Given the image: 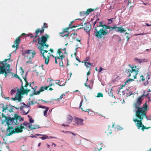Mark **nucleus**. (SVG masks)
<instances>
[{
	"label": "nucleus",
	"instance_id": "nucleus-1",
	"mask_svg": "<svg viewBox=\"0 0 151 151\" xmlns=\"http://www.w3.org/2000/svg\"><path fill=\"white\" fill-rule=\"evenodd\" d=\"M111 31L110 26L106 24L103 21H100L99 24L94 27L93 35L97 38L104 39Z\"/></svg>",
	"mask_w": 151,
	"mask_h": 151
},
{
	"label": "nucleus",
	"instance_id": "nucleus-2",
	"mask_svg": "<svg viewBox=\"0 0 151 151\" xmlns=\"http://www.w3.org/2000/svg\"><path fill=\"white\" fill-rule=\"evenodd\" d=\"M36 38H37L39 40L37 45L38 48L40 51L42 56L45 60V64H47L49 62V58L52 55V54L48 52V51L45 50V49L47 48L49 46L48 45L46 44L47 41V38L45 37H43L40 40L39 37L36 36L35 39Z\"/></svg>",
	"mask_w": 151,
	"mask_h": 151
},
{
	"label": "nucleus",
	"instance_id": "nucleus-3",
	"mask_svg": "<svg viewBox=\"0 0 151 151\" xmlns=\"http://www.w3.org/2000/svg\"><path fill=\"white\" fill-rule=\"evenodd\" d=\"M147 111H143L137 115H136L133 118V120L136 123V125L138 129L141 127V129L144 131V129L147 128L143 125L142 123L141 120L143 118H145L147 120H151V116L147 117L146 115V112Z\"/></svg>",
	"mask_w": 151,
	"mask_h": 151
},
{
	"label": "nucleus",
	"instance_id": "nucleus-4",
	"mask_svg": "<svg viewBox=\"0 0 151 151\" xmlns=\"http://www.w3.org/2000/svg\"><path fill=\"white\" fill-rule=\"evenodd\" d=\"M145 91H144V93L142 95L139 96L137 99V101L136 103L134 104V106L135 107V111L136 112V115H137L141 112L145 111H147L149 109L148 106L147 105V102L144 104L142 108L139 107V106L142 104L143 99L142 97L144 96L147 97L149 95V93H147L146 95L145 94Z\"/></svg>",
	"mask_w": 151,
	"mask_h": 151
},
{
	"label": "nucleus",
	"instance_id": "nucleus-5",
	"mask_svg": "<svg viewBox=\"0 0 151 151\" xmlns=\"http://www.w3.org/2000/svg\"><path fill=\"white\" fill-rule=\"evenodd\" d=\"M131 69L127 68L125 70V74L128 77L133 78L134 79L136 78V76L138 74L139 71V68H137V66L129 65Z\"/></svg>",
	"mask_w": 151,
	"mask_h": 151
},
{
	"label": "nucleus",
	"instance_id": "nucleus-6",
	"mask_svg": "<svg viewBox=\"0 0 151 151\" xmlns=\"http://www.w3.org/2000/svg\"><path fill=\"white\" fill-rule=\"evenodd\" d=\"M5 61H0V75L4 74L5 78L9 76L11 73V70L9 65Z\"/></svg>",
	"mask_w": 151,
	"mask_h": 151
},
{
	"label": "nucleus",
	"instance_id": "nucleus-7",
	"mask_svg": "<svg viewBox=\"0 0 151 151\" xmlns=\"http://www.w3.org/2000/svg\"><path fill=\"white\" fill-rule=\"evenodd\" d=\"M66 49H60L58 50L57 54L56 57H55V60L56 63H58L57 59H63L64 58L66 54Z\"/></svg>",
	"mask_w": 151,
	"mask_h": 151
},
{
	"label": "nucleus",
	"instance_id": "nucleus-8",
	"mask_svg": "<svg viewBox=\"0 0 151 151\" xmlns=\"http://www.w3.org/2000/svg\"><path fill=\"white\" fill-rule=\"evenodd\" d=\"M36 52L35 51L29 50H25L22 54L23 56L24 57H27V58L29 59L34 58Z\"/></svg>",
	"mask_w": 151,
	"mask_h": 151
},
{
	"label": "nucleus",
	"instance_id": "nucleus-9",
	"mask_svg": "<svg viewBox=\"0 0 151 151\" xmlns=\"http://www.w3.org/2000/svg\"><path fill=\"white\" fill-rule=\"evenodd\" d=\"M30 105L29 104V105H25V106H21L20 107V110L22 111L23 114H27L30 110V107L29 105Z\"/></svg>",
	"mask_w": 151,
	"mask_h": 151
},
{
	"label": "nucleus",
	"instance_id": "nucleus-10",
	"mask_svg": "<svg viewBox=\"0 0 151 151\" xmlns=\"http://www.w3.org/2000/svg\"><path fill=\"white\" fill-rule=\"evenodd\" d=\"M85 26L83 27L84 30L88 35L89 37L90 36V31L91 29V26L89 22H87L84 24Z\"/></svg>",
	"mask_w": 151,
	"mask_h": 151
},
{
	"label": "nucleus",
	"instance_id": "nucleus-11",
	"mask_svg": "<svg viewBox=\"0 0 151 151\" xmlns=\"http://www.w3.org/2000/svg\"><path fill=\"white\" fill-rule=\"evenodd\" d=\"M15 119V118L6 117L5 119V121L7 124L8 126L13 124L14 123L15 124H17L14 122Z\"/></svg>",
	"mask_w": 151,
	"mask_h": 151
},
{
	"label": "nucleus",
	"instance_id": "nucleus-12",
	"mask_svg": "<svg viewBox=\"0 0 151 151\" xmlns=\"http://www.w3.org/2000/svg\"><path fill=\"white\" fill-rule=\"evenodd\" d=\"M83 119H82L79 118L77 117L75 118V121L76 125L77 126H82L83 124Z\"/></svg>",
	"mask_w": 151,
	"mask_h": 151
},
{
	"label": "nucleus",
	"instance_id": "nucleus-13",
	"mask_svg": "<svg viewBox=\"0 0 151 151\" xmlns=\"http://www.w3.org/2000/svg\"><path fill=\"white\" fill-rule=\"evenodd\" d=\"M92 11H94V9H87L86 11H82L80 12V15L81 16H83L85 15H88L89 13Z\"/></svg>",
	"mask_w": 151,
	"mask_h": 151
},
{
	"label": "nucleus",
	"instance_id": "nucleus-14",
	"mask_svg": "<svg viewBox=\"0 0 151 151\" xmlns=\"http://www.w3.org/2000/svg\"><path fill=\"white\" fill-rule=\"evenodd\" d=\"M26 35V34L25 33H22V36H20V37H19L18 38H17L15 41H14V44H15L16 45V50L18 48V44L21 41V40L20 39V37H22V36L23 35Z\"/></svg>",
	"mask_w": 151,
	"mask_h": 151
},
{
	"label": "nucleus",
	"instance_id": "nucleus-15",
	"mask_svg": "<svg viewBox=\"0 0 151 151\" xmlns=\"http://www.w3.org/2000/svg\"><path fill=\"white\" fill-rule=\"evenodd\" d=\"M30 91V89L28 87V84H26L24 87L23 88L22 92L24 93H27Z\"/></svg>",
	"mask_w": 151,
	"mask_h": 151
},
{
	"label": "nucleus",
	"instance_id": "nucleus-16",
	"mask_svg": "<svg viewBox=\"0 0 151 151\" xmlns=\"http://www.w3.org/2000/svg\"><path fill=\"white\" fill-rule=\"evenodd\" d=\"M40 30L39 29H38L35 32V33L36 34V35L33 41V42H35L36 43L37 42V40H38V42H39V40L37 39V38H36V39H35V37L36 36L40 38V40L41 39L42 37H44V36H42V37L41 38H40V37L37 35V34L38 33L40 32Z\"/></svg>",
	"mask_w": 151,
	"mask_h": 151
},
{
	"label": "nucleus",
	"instance_id": "nucleus-17",
	"mask_svg": "<svg viewBox=\"0 0 151 151\" xmlns=\"http://www.w3.org/2000/svg\"><path fill=\"white\" fill-rule=\"evenodd\" d=\"M18 92H17L15 95V96L14 98H12L11 100H12L15 101V100H19L20 101L21 100L22 97L18 93Z\"/></svg>",
	"mask_w": 151,
	"mask_h": 151
},
{
	"label": "nucleus",
	"instance_id": "nucleus-18",
	"mask_svg": "<svg viewBox=\"0 0 151 151\" xmlns=\"http://www.w3.org/2000/svg\"><path fill=\"white\" fill-rule=\"evenodd\" d=\"M48 88V87L47 86H42L40 88L39 91H37L35 92V94L36 95L39 94L40 92L43 91L47 89Z\"/></svg>",
	"mask_w": 151,
	"mask_h": 151
},
{
	"label": "nucleus",
	"instance_id": "nucleus-19",
	"mask_svg": "<svg viewBox=\"0 0 151 151\" xmlns=\"http://www.w3.org/2000/svg\"><path fill=\"white\" fill-rule=\"evenodd\" d=\"M54 81L53 80H51L50 78H48L47 80V82H49V85L47 86L48 87L52 86H54Z\"/></svg>",
	"mask_w": 151,
	"mask_h": 151
},
{
	"label": "nucleus",
	"instance_id": "nucleus-20",
	"mask_svg": "<svg viewBox=\"0 0 151 151\" xmlns=\"http://www.w3.org/2000/svg\"><path fill=\"white\" fill-rule=\"evenodd\" d=\"M24 128V127L23 126L21 125V126L15 129V130L17 132H22V129Z\"/></svg>",
	"mask_w": 151,
	"mask_h": 151
},
{
	"label": "nucleus",
	"instance_id": "nucleus-21",
	"mask_svg": "<svg viewBox=\"0 0 151 151\" xmlns=\"http://www.w3.org/2000/svg\"><path fill=\"white\" fill-rule=\"evenodd\" d=\"M73 119V118L71 116H68L67 119V120L68 121L67 123L68 124H70V123L72 122Z\"/></svg>",
	"mask_w": 151,
	"mask_h": 151
},
{
	"label": "nucleus",
	"instance_id": "nucleus-22",
	"mask_svg": "<svg viewBox=\"0 0 151 151\" xmlns=\"http://www.w3.org/2000/svg\"><path fill=\"white\" fill-rule=\"evenodd\" d=\"M31 127V130L40 128L38 125L37 124L33 125L32 124Z\"/></svg>",
	"mask_w": 151,
	"mask_h": 151
},
{
	"label": "nucleus",
	"instance_id": "nucleus-23",
	"mask_svg": "<svg viewBox=\"0 0 151 151\" xmlns=\"http://www.w3.org/2000/svg\"><path fill=\"white\" fill-rule=\"evenodd\" d=\"M83 101V99H82L81 102V103L80 104L79 108H81L83 111L87 112H88V113L89 114V111H90V110L89 109H86V110H83L81 108V106L82 104Z\"/></svg>",
	"mask_w": 151,
	"mask_h": 151
},
{
	"label": "nucleus",
	"instance_id": "nucleus-24",
	"mask_svg": "<svg viewBox=\"0 0 151 151\" xmlns=\"http://www.w3.org/2000/svg\"><path fill=\"white\" fill-rule=\"evenodd\" d=\"M85 65L86 66L87 68H90L92 65V63L87 62H85Z\"/></svg>",
	"mask_w": 151,
	"mask_h": 151
},
{
	"label": "nucleus",
	"instance_id": "nucleus-25",
	"mask_svg": "<svg viewBox=\"0 0 151 151\" xmlns=\"http://www.w3.org/2000/svg\"><path fill=\"white\" fill-rule=\"evenodd\" d=\"M134 81L133 79H128L127 80H126V81L125 82V83L126 85L130 83L132 81Z\"/></svg>",
	"mask_w": 151,
	"mask_h": 151
},
{
	"label": "nucleus",
	"instance_id": "nucleus-26",
	"mask_svg": "<svg viewBox=\"0 0 151 151\" xmlns=\"http://www.w3.org/2000/svg\"><path fill=\"white\" fill-rule=\"evenodd\" d=\"M124 32H125V30L122 27H119L118 32L121 33Z\"/></svg>",
	"mask_w": 151,
	"mask_h": 151
},
{
	"label": "nucleus",
	"instance_id": "nucleus-27",
	"mask_svg": "<svg viewBox=\"0 0 151 151\" xmlns=\"http://www.w3.org/2000/svg\"><path fill=\"white\" fill-rule=\"evenodd\" d=\"M49 109V108H47L44 111V115L45 116L47 117V112Z\"/></svg>",
	"mask_w": 151,
	"mask_h": 151
},
{
	"label": "nucleus",
	"instance_id": "nucleus-28",
	"mask_svg": "<svg viewBox=\"0 0 151 151\" xmlns=\"http://www.w3.org/2000/svg\"><path fill=\"white\" fill-rule=\"evenodd\" d=\"M119 29V27H116V26H113L111 28V30H114L115 31H117L118 32Z\"/></svg>",
	"mask_w": 151,
	"mask_h": 151
},
{
	"label": "nucleus",
	"instance_id": "nucleus-29",
	"mask_svg": "<svg viewBox=\"0 0 151 151\" xmlns=\"http://www.w3.org/2000/svg\"><path fill=\"white\" fill-rule=\"evenodd\" d=\"M114 19V18H112L110 19H108V23H107V25H108L110 24L112 22L113 20Z\"/></svg>",
	"mask_w": 151,
	"mask_h": 151
},
{
	"label": "nucleus",
	"instance_id": "nucleus-30",
	"mask_svg": "<svg viewBox=\"0 0 151 151\" xmlns=\"http://www.w3.org/2000/svg\"><path fill=\"white\" fill-rule=\"evenodd\" d=\"M57 60L59 61L60 66L63 67V63L62 61V59H57Z\"/></svg>",
	"mask_w": 151,
	"mask_h": 151
},
{
	"label": "nucleus",
	"instance_id": "nucleus-31",
	"mask_svg": "<svg viewBox=\"0 0 151 151\" xmlns=\"http://www.w3.org/2000/svg\"><path fill=\"white\" fill-rule=\"evenodd\" d=\"M134 60L137 62H139V63H141L142 61V60L139 59L137 58H135L134 59Z\"/></svg>",
	"mask_w": 151,
	"mask_h": 151
},
{
	"label": "nucleus",
	"instance_id": "nucleus-32",
	"mask_svg": "<svg viewBox=\"0 0 151 151\" xmlns=\"http://www.w3.org/2000/svg\"><path fill=\"white\" fill-rule=\"evenodd\" d=\"M99 18H98L96 19V20L93 23V26H94V27H94H96L97 26V24L96 25H95V24L98 23L99 22Z\"/></svg>",
	"mask_w": 151,
	"mask_h": 151
},
{
	"label": "nucleus",
	"instance_id": "nucleus-33",
	"mask_svg": "<svg viewBox=\"0 0 151 151\" xmlns=\"http://www.w3.org/2000/svg\"><path fill=\"white\" fill-rule=\"evenodd\" d=\"M10 129H9V128H7V133L6 135L8 136H9L12 134H13V132L10 133H8V132H9L10 131Z\"/></svg>",
	"mask_w": 151,
	"mask_h": 151
},
{
	"label": "nucleus",
	"instance_id": "nucleus-34",
	"mask_svg": "<svg viewBox=\"0 0 151 151\" xmlns=\"http://www.w3.org/2000/svg\"><path fill=\"white\" fill-rule=\"evenodd\" d=\"M96 97H103V94L101 93H98V95L97 96H96Z\"/></svg>",
	"mask_w": 151,
	"mask_h": 151
},
{
	"label": "nucleus",
	"instance_id": "nucleus-35",
	"mask_svg": "<svg viewBox=\"0 0 151 151\" xmlns=\"http://www.w3.org/2000/svg\"><path fill=\"white\" fill-rule=\"evenodd\" d=\"M3 105V106H2V108L3 109V110H2V111H5L6 109H7L8 108V106H6V108H5L4 107V106L3 104H2Z\"/></svg>",
	"mask_w": 151,
	"mask_h": 151
},
{
	"label": "nucleus",
	"instance_id": "nucleus-36",
	"mask_svg": "<svg viewBox=\"0 0 151 151\" xmlns=\"http://www.w3.org/2000/svg\"><path fill=\"white\" fill-rule=\"evenodd\" d=\"M16 92V91L14 89H12L10 91V93L11 95H12L14 94Z\"/></svg>",
	"mask_w": 151,
	"mask_h": 151
},
{
	"label": "nucleus",
	"instance_id": "nucleus-37",
	"mask_svg": "<svg viewBox=\"0 0 151 151\" xmlns=\"http://www.w3.org/2000/svg\"><path fill=\"white\" fill-rule=\"evenodd\" d=\"M48 27V26L47 25V24L46 23H44L43 24V26L42 28L44 29L45 28H47Z\"/></svg>",
	"mask_w": 151,
	"mask_h": 151
},
{
	"label": "nucleus",
	"instance_id": "nucleus-38",
	"mask_svg": "<svg viewBox=\"0 0 151 151\" xmlns=\"http://www.w3.org/2000/svg\"><path fill=\"white\" fill-rule=\"evenodd\" d=\"M29 124V123L28 122H24L23 123L21 124V125H23L25 126H27Z\"/></svg>",
	"mask_w": 151,
	"mask_h": 151
},
{
	"label": "nucleus",
	"instance_id": "nucleus-39",
	"mask_svg": "<svg viewBox=\"0 0 151 151\" xmlns=\"http://www.w3.org/2000/svg\"><path fill=\"white\" fill-rule=\"evenodd\" d=\"M65 96V94H62L60 96V97L56 99V100L57 101H58L59 99H61L63 97V96Z\"/></svg>",
	"mask_w": 151,
	"mask_h": 151
},
{
	"label": "nucleus",
	"instance_id": "nucleus-40",
	"mask_svg": "<svg viewBox=\"0 0 151 151\" xmlns=\"http://www.w3.org/2000/svg\"><path fill=\"white\" fill-rule=\"evenodd\" d=\"M140 79L142 81H144L145 80V78L142 75L140 76Z\"/></svg>",
	"mask_w": 151,
	"mask_h": 151
},
{
	"label": "nucleus",
	"instance_id": "nucleus-41",
	"mask_svg": "<svg viewBox=\"0 0 151 151\" xmlns=\"http://www.w3.org/2000/svg\"><path fill=\"white\" fill-rule=\"evenodd\" d=\"M29 120L30 123L31 124L33 123L34 122V120L32 119V118L30 119H29Z\"/></svg>",
	"mask_w": 151,
	"mask_h": 151
},
{
	"label": "nucleus",
	"instance_id": "nucleus-42",
	"mask_svg": "<svg viewBox=\"0 0 151 151\" xmlns=\"http://www.w3.org/2000/svg\"><path fill=\"white\" fill-rule=\"evenodd\" d=\"M62 82H61L60 84H58V85H59L60 86H64L65 85V82H64L63 83H62Z\"/></svg>",
	"mask_w": 151,
	"mask_h": 151
},
{
	"label": "nucleus",
	"instance_id": "nucleus-43",
	"mask_svg": "<svg viewBox=\"0 0 151 151\" xmlns=\"http://www.w3.org/2000/svg\"><path fill=\"white\" fill-rule=\"evenodd\" d=\"M39 107L40 108L45 109H46L47 108H49L48 107H46L45 106H42V105L40 106Z\"/></svg>",
	"mask_w": 151,
	"mask_h": 151
},
{
	"label": "nucleus",
	"instance_id": "nucleus-44",
	"mask_svg": "<svg viewBox=\"0 0 151 151\" xmlns=\"http://www.w3.org/2000/svg\"><path fill=\"white\" fill-rule=\"evenodd\" d=\"M115 36L117 37L118 42H119L121 41V39L119 36L118 35H115Z\"/></svg>",
	"mask_w": 151,
	"mask_h": 151
},
{
	"label": "nucleus",
	"instance_id": "nucleus-45",
	"mask_svg": "<svg viewBox=\"0 0 151 151\" xmlns=\"http://www.w3.org/2000/svg\"><path fill=\"white\" fill-rule=\"evenodd\" d=\"M73 21L72 22H71L70 23V24H69V27L70 28H72L73 27H74V26H73L72 25V24H73Z\"/></svg>",
	"mask_w": 151,
	"mask_h": 151
},
{
	"label": "nucleus",
	"instance_id": "nucleus-46",
	"mask_svg": "<svg viewBox=\"0 0 151 151\" xmlns=\"http://www.w3.org/2000/svg\"><path fill=\"white\" fill-rule=\"evenodd\" d=\"M113 89H112V88H111V89H110V94H111V96L112 97H115V96H114V95H113V94H112V93H111V91H113Z\"/></svg>",
	"mask_w": 151,
	"mask_h": 151
},
{
	"label": "nucleus",
	"instance_id": "nucleus-47",
	"mask_svg": "<svg viewBox=\"0 0 151 151\" xmlns=\"http://www.w3.org/2000/svg\"><path fill=\"white\" fill-rule=\"evenodd\" d=\"M32 124L29 123V124L27 126L31 130Z\"/></svg>",
	"mask_w": 151,
	"mask_h": 151
},
{
	"label": "nucleus",
	"instance_id": "nucleus-48",
	"mask_svg": "<svg viewBox=\"0 0 151 151\" xmlns=\"http://www.w3.org/2000/svg\"><path fill=\"white\" fill-rule=\"evenodd\" d=\"M142 26H151V24H149L148 23H145V25H142Z\"/></svg>",
	"mask_w": 151,
	"mask_h": 151
},
{
	"label": "nucleus",
	"instance_id": "nucleus-49",
	"mask_svg": "<svg viewBox=\"0 0 151 151\" xmlns=\"http://www.w3.org/2000/svg\"><path fill=\"white\" fill-rule=\"evenodd\" d=\"M150 74H151V73H150V74H149V73H147V77L148 78V80L150 78Z\"/></svg>",
	"mask_w": 151,
	"mask_h": 151
},
{
	"label": "nucleus",
	"instance_id": "nucleus-50",
	"mask_svg": "<svg viewBox=\"0 0 151 151\" xmlns=\"http://www.w3.org/2000/svg\"><path fill=\"white\" fill-rule=\"evenodd\" d=\"M148 84V80H147L145 82L143 83V85L145 86H146Z\"/></svg>",
	"mask_w": 151,
	"mask_h": 151
},
{
	"label": "nucleus",
	"instance_id": "nucleus-51",
	"mask_svg": "<svg viewBox=\"0 0 151 151\" xmlns=\"http://www.w3.org/2000/svg\"><path fill=\"white\" fill-rule=\"evenodd\" d=\"M32 35V34L30 33L27 35V36L30 37H33L34 36Z\"/></svg>",
	"mask_w": 151,
	"mask_h": 151
},
{
	"label": "nucleus",
	"instance_id": "nucleus-52",
	"mask_svg": "<svg viewBox=\"0 0 151 151\" xmlns=\"http://www.w3.org/2000/svg\"><path fill=\"white\" fill-rule=\"evenodd\" d=\"M40 138L42 139L43 140L46 139L45 136H43L42 137H40Z\"/></svg>",
	"mask_w": 151,
	"mask_h": 151
},
{
	"label": "nucleus",
	"instance_id": "nucleus-53",
	"mask_svg": "<svg viewBox=\"0 0 151 151\" xmlns=\"http://www.w3.org/2000/svg\"><path fill=\"white\" fill-rule=\"evenodd\" d=\"M40 32L41 33H43L44 32V29L42 28V29H41V30H40Z\"/></svg>",
	"mask_w": 151,
	"mask_h": 151
},
{
	"label": "nucleus",
	"instance_id": "nucleus-54",
	"mask_svg": "<svg viewBox=\"0 0 151 151\" xmlns=\"http://www.w3.org/2000/svg\"><path fill=\"white\" fill-rule=\"evenodd\" d=\"M117 129L119 130H121L123 129V128L122 127H117Z\"/></svg>",
	"mask_w": 151,
	"mask_h": 151
},
{
	"label": "nucleus",
	"instance_id": "nucleus-55",
	"mask_svg": "<svg viewBox=\"0 0 151 151\" xmlns=\"http://www.w3.org/2000/svg\"><path fill=\"white\" fill-rule=\"evenodd\" d=\"M103 68L102 67H100L99 69V72H101L103 70Z\"/></svg>",
	"mask_w": 151,
	"mask_h": 151
},
{
	"label": "nucleus",
	"instance_id": "nucleus-56",
	"mask_svg": "<svg viewBox=\"0 0 151 151\" xmlns=\"http://www.w3.org/2000/svg\"><path fill=\"white\" fill-rule=\"evenodd\" d=\"M42 136H45L46 139L50 138L47 135H42Z\"/></svg>",
	"mask_w": 151,
	"mask_h": 151
},
{
	"label": "nucleus",
	"instance_id": "nucleus-57",
	"mask_svg": "<svg viewBox=\"0 0 151 151\" xmlns=\"http://www.w3.org/2000/svg\"><path fill=\"white\" fill-rule=\"evenodd\" d=\"M147 98L148 99V100L147 101V102H150L151 101V99H150V97H149V96H147Z\"/></svg>",
	"mask_w": 151,
	"mask_h": 151
},
{
	"label": "nucleus",
	"instance_id": "nucleus-58",
	"mask_svg": "<svg viewBox=\"0 0 151 151\" xmlns=\"http://www.w3.org/2000/svg\"><path fill=\"white\" fill-rule=\"evenodd\" d=\"M32 84H33V83H32ZM32 83H30L29 85L28 84V87L29 88H32Z\"/></svg>",
	"mask_w": 151,
	"mask_h": 151
},
{
	"label": "nucleus",
	"instance_id": "nucleus-59",
	"mask_svg": "<svg viewBox=\"0 0 151 151\" xmlns=\"http://www.w3.org/2000/svg\"><path fill=\"white\" fill-rule=\"evenodd\" d=\"M62 126L64 127H68L69 125L68 124H63Z\"/></svg>",
	"mask_w": 151,
	"mask_h": 151
},
{
	"label": "nucleus",
	"instance_id": "nucleus-60",
	"mask_svg": "<svg viewBox=\"0 0 151 151\" xmlns=\"http://www.w3.org/2000/svg\"><path fill=\"white\" fill-rule=\"evenodd\" d=\"M26 63L27 64L31 63V61L30 60H29L28 61H26Z\"/></svg>",
	"mask_w": 151,
	"mask_h": 151
},
{
	"label": "nucleus",
	"instance_id": "nucleus-61",
	"mask_svg": "<svg viewBox=\"0 0 151 151\" xmlns=\"http://www.w3.org/2000/svg\"><path fill=\"white\" fill-rule=\"evenodd\" d=\"M14 77H16V78H19V77H18V76L17 75V74H15V75L14 76Z\"/></svg>",
	"mask_w": 151,
	"mask_h": 151
},
{
	"label": "nucleus",
	"instance_id": "nucleus-62",
	"mask_svg": "<svg viewBox=\"0 0 151 151\" xmlns=\"http://www.w3.org/2000/svg\"><path fill=\"white\" fill-rule=\"evenodd\" d=\"M31 137L32 138H34V137L36 138V137H37V136H36V135L35 134V135L31 136Z\"/></svg>",
	"mask_w": 151,
	"mask_h": 151
},
{
	"label": "nucleus",
	"instance_id": "nucleus-63",
	"mask_svg": "<svg viewBox=\"0 0 151 151\" xmlns=\"http://www.w3.org/2000/svg\"><path fill=\"white\" fill-rule=\"evenodd\" d=\"M69 29V28H67L66 29H65V30L63 31V32H67V31Z\"/></svg>",
	"mask_w": 151,
	"mask_h": 151
},
{
	"label": "nucleus",
	"instance_id": "nucleus-64",
	"mask_svg": "<svg viewBox=\"0 0 151 151\" xmlns=\"http://www.w3.org/2000/svg\"><path fill=\"white\" fill-rule=\"evenodd\" d=\"M70 133H71L74 136L76 135V134H75V133H73V132H70Z\"/></svg>",
	"mask_w": 151,
	"mask_h": 151
}]
</instances>
